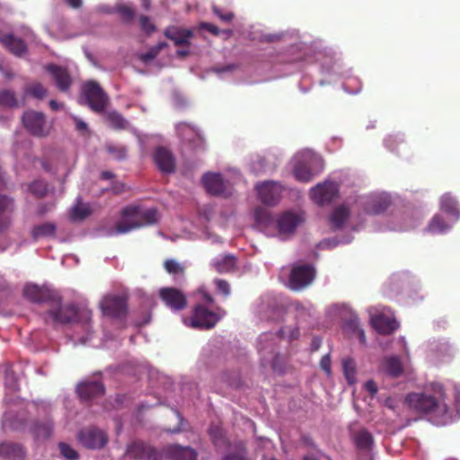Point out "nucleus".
<instances>
[{
	"label": "nucleus",
	"instance_id": "f257e3e1",
	"mask_svg": "<svg viewBox=\"0 0 460 460\" xmlns=\"http://www.w3.org/2000/svg\"><path fill=\"white\" fill-rule=\"evenodd\" d=\"M405 401L411 410L429 415L437 425H445L451 420L445 389L441 384L431 383L421 393L409 394Z\"/></svg>",
	"mask_w": 460,
	"mask_h": 460
},
{
	"label": "nucleus",
	"instance_id": "f03ea898",
	"mask_svg": "<svg viewBox=\"0 0 460 460\" xmlns=\"http://www.w3.org/2000/svg\"><path fill=\"white\" fill-rule=\"evenodd\" d=\"M160 214L155 208H141L139 205H129L120 212V218L114 227L115 234H127L132 230L156 224Z\"/></svg>",
	"mask_w": 460,
	"mask_h": 460
},
{
	"label": "nucleus",
	"instance_id": "7ed1b4c3",
	"mask_svg": "<svg viewBox=\"0 0 460 460\" xmlns=\"http://www.w3.org/2000/svg\"><path fill=\"white\" fill-rule=\"evenodd\" d=\"M92 318V312L87 309H79L74 304L62 305L61 297L58 294L57 300L53 299L50 308L45 314L44 321L48 324H68L73 323H87Z\"/></svg>",
	"mask_w": 460,
	"mask_h": 460
},
{
	"label": "nucleus",
	"instance_id": "20e7f679",
	"mask_svg": "<svg viewBox=\"0 0 460 460\" xmlns=\"http://www.w3.org/2000/svg\"><path fill=\"white\" fill-rule=\"evenodd\" d=\"M323 167V162L320 155L311 150H305L295 156L293 174L298 181L309 182Z\"/></svg>",
	"mask_w": 460,
	"mask_h": 460
},
{
	"label": "nucleus",
	"instance_id": "39448f33",
	"mask_svg": "<svg viewBox=\"0 0 460 460\" xmlns=\"http://www.w3.org/2000/svg\"><path fill=\"white\" fill-rule=\"evenodd\" d=\"M306 220V213L302 209H288L282 212L276 220V226L279 235L285 239L292 237L297 227Z\"/></svg>",
	"mask_w": 460,
	"mask_h": 460
},
{
	"label": "nucleus",
	"instance_id": "423d86ee",
	"mask_svg": "<svg viewBox=\"0 0 460 460\" xmlns=\"http://www.w3.org/2000/svg\"><path fill=\"white\" fill-rule=\"evenodd\" d=\"M226 314V310L221 307H217V311L214 312L208 310L203 305H197L194 306L192 315L190 319V326L196 329H211Z\"/></svg>",
	"mask_w": 460,
	"mask_h": 460
},
{
	"label": "nucleus",
	"instance_id": "0eeeda50",
	"mask_svg": "<svg viewBox=\"0 0 460 460\" xmlns=\"http://www.w3.org/2000/svg\"><path fill=\"white\" fill-rule=\"evenodd\" d=\"M83 96L92 111L102 112L109 102V98L100 84L93 81H89L83 85Z\"/></svg>",
	"mask_w": 460,
	"mask_h": 460
},
{
	"label": "nucleus",
	"instance_id": "6e6552de",
	"mask_svg": "<svg viewBox=\"0 0 460 460\" xmlns=\"http://www.w3.org/2000/svg\"><path fill=\"white\" fill-rule=\"evenodd\" d=\"M315 277L314 268L309 264H300L293 266L288 285L292 290L299 291L308 287Z\"/></svg>",
	"mask_w": 460,
	"mask_h": 460
},
{
	"label": "nucleus",
	"instance_id": "1a4fd4ad",
	"mask_svg": "<svg viewBox=\"0 0 460 460\" xmlns=\"http://www.w3.org/2000/svg\"><path fill=\"white\" fill-rule=\"evenodd\" d=\"M206 190L217 197L228 198L232 192V186L226 181L221 173L207 172L202 177Z\"/></svg>",
	"mask_w": 460,
	"mask_h": 460
},
{
	"label": "nucleus",
	"instance_id": "9d476101",
	"mask_svg": "<svg viewBox=\"0 0 460 460\" xmlns=\"http://www.w3.org/2000/svg\"><path fill=\"white\" fill-rule=\"evenodd\" d=\"M126 456L134 460H161L162 451L144 441L136 440L128 445Z\"/></svg>",
	"mask_w": 460,
	"mask_h": 460
},
{
	"label": "nucleus",
	"instance_id": "9b49d317",
	"mask_svg": "<svg viewBox=\"0 0 460 460\" xmlns=\"http://www.w3.org/2000/svg\"><path fill=\"white\" fill-rule=\"evenodd\" d=\"M104 314L112 318H123L128 313L127 298L122 296H106L101 302Z\"/></svg>",
	"mask_w": 460,
	"mask_h": 460
},
{
	"label": "nucleus",
	"instance_id": "f8f14e48",
	"mask_svg": "<svg viewBox=\"0 0 460 460\" xmlns=\"http://www.w3.org/2000/svg\"><path fill=\"white\" fill-rule=\"evenodd\" d=\"M78 439L85 447L90 449L102 448L108 442L106 433L95 427L82 429L78 433Z\"/></svg>",
	"mask_w": 460,
	"mask_h": 460
},
{
	"label": "nucleus",
	"instance_id": "ddd939ff",
	"mask_svg": "<svg viewBox=\"0 0 460 460\" xmlns=\"http://www.w3.org/2000/svg\"><path fill=\"white\" fill-rule=\"evenodd\" d=\"M159 297L172 311H181L188 302L184 293L176 288H163L159 290Z\"/></svg>",
	"mask_w": 460,
	"mask_h": 460
},
{
	"label": "nucleus",
	"instance_id": "4468645a",
	"mask_svg": "<svg viewBox=\"0 0 460 460\" xmlns=\"http://www.w3.org/2000/svg\"><path fill=\"white\" fill-rule=\"evenodd\" d=\"M22 123L25 128L33 136L45 137L48 130L45 129L46 119L41 112L29 111L24 112L22 116Z\"/></svg>",
	"mask_w": 460,
	"mask_h": 460
},
{
	"label": "nucleus",
	"instance_id": "2eb2a0df",
	"mask_svg": "<svg viewBox=\"0 0 460 460\" xmlns=\"http://www.w3.org/2000/svg\"><path fill=\"white\" fill-rule=\"evenodd\" d=\"M313 201H333L339 196V185L332 181L318 183L311 189Z\"/></svg>",
	"mask_w": 460,
	"mask_h": 460
},
{
	"label": "nucleus",
	"instance_id": "dca6fc26",
	"mask_svg": "<svg viewBox=\"0 0 460 460\" xmlns=\"http://www.w3.org/2000/svg\"><path fill=\"white\" fill-rule=\"evenodd\" d=\"M23 295L33 303H49L50 305L53 299L57 300L58 293L46 287L29 284L24 287Z\"/></svg>",
	"mask_w": 460,
	"mask_h": 460
},
{
	"label": "nucleus",
	"instance_id": "f3484780",
	"mask_svg": "<svg viewBox=\"0 0 460 460\" xmlns=\"http://www.w3.org/2000/svg\"><path fill=\"white\" fill-rule=\"evenodd\" d=\"M169 460H197L198 452L189 447H183L178 444L167 445L162 449V458Z\"/></svg>",
	"mask_w": 460,
	"mask_h": 460
},
{
	"label": "nucleus",
	"instance_id": "a211bd4d",
	"mask_svg": "<svg viewBox=\"0 0 460 460\" xmlns=\"http://www.w3.org/2000/svg\"><path fill=\"white\" fill-rule=\"evenodd\" d=\"M154 161L157 168L164 173H172L175 171V158L172 153L164 146H159L155 150Z\"/></svg>",
	"mask_w": 460,
	"mask_h": 460
},
{
	"label": "nucleus",
	"instance_id": "6ab92c4d",
	"mask_svg": "<svg viewBox=\"0 0 460 460\" xmlns=\"http://www.w3.org/2000/svg\"><path fill=\"white\" fill-rule=\"evenodd\" d=\"M260 201H278L281 198L282 186L276 181H264L256 185Z\"/></svg>",
	"mask_w": 460,
	"mask_h": 460
},
{
	"label": "nucleus",
	"instance_id": "aec40b11",
	"mask_svg": "<svg viewBox=\"0 0 460 460\" xmlns=\"http://www.w3.org/2000/svg\"><path fill=\"white\" fill-rule=\"evenodd\" d=\"M350 216V208L346 203L336 206L329 214L328 222L333 231L342 229Z\"/></svg>",
	"mask_w": 460,
	"mask_h": 460
},
{
	"label": "nucleus",
	"instance_id": "412c9836",
	"mask_svg": "<svg viewBox=\"0 0 460 460\" xmlns=\"http://www.w3.org/2000/svg\"><path fill=\"white\" fill-rule=\"evenodd\" d=\"M104 385L99 381H85L79 384L76 387L78 396L83 401H90L95 397L103 395Z\"/></svg>",
	"mask_w": 460,
	"mask_h": 460
},
{
	"label": "nucleus",
	"instance_id": "4be33fe9",
	"mask_svg": "<svg viewBox=\"0 0 460 460\" xmlns=\"http://www.w3.org/2000/svg\"><path fill=\"white\" fill-rule=\"evenodd\" d=\"M47 70L52 75L59 91L67 92L69 90L72 78L66 68L51 64L47 66Z\"/></svg>",
	"mask_w": 460,
	"mask_h": 460
},
{
	"label": "nucleus",
	"instance_id": "5701e85b",
	"mask_svg": "<svg viewBox=\"0 0 460 460\" xmlns=\"http://www.w3.org/2000/svg\"><path fill=\"white\" fill-rule=\"evenodd\" d=\"M164 36L172 40L175 46H190V40L193 37V31L176 26H170L165 29Z\"/></svg>",
	"mask_w": 460,
	"mask_h": 460
},
{
	"label": "nucleus",
	"instance_id": "b1692460",
	"mask_svg": "<svg viewBox=\"0 0 460 460\" xmlns=\"http://www.w3.org/2000/svg\"><path fill=\"white\" fill-rule=\"evenodd\" d=\"M25 450L20 444L4 441L0 443V456L8 460H24Z\"/></svg>",
	"mask_w": 460,
	"mask_h": 460
},
{
	"label": "nucleus",
	"instance_id": "393cba45",
	"mask_svg": "<svg viewBox=\"0 0 460 460\" xmlns=\"http://www.w3.org/2000/svg\"><path fill=\"white\" fill-rule=\"evenodd\" d=\"M373 327L381 334H390L398 329L396 320L384 314H377L371 318Z\"/></svg>",
	"mask_w": 460,
	"mask_h": 460
},
{
	"label": "nucleus",
	"instance_id": "a878e982",
	"mask_svg": "<svg viewBox=\"0 0 460 460\" xmlns=\"http://www.w3.org/2000/svg\"><path fill=\"white\" fill-rule=\"evenodd\" d=\"M0 42L15 56L21 57L27 52L25 42L13 34L4 35L0 38Z\"/></svg>",
	"mask_w": 460,
	"mask_h": 460
},
{
	"label": "nucleus",
	"instance_id": "bb28decb",
	"mask_svg": "<svg viewBox=\"0 0 460 460\" xmlns=\"http://www.w3.org/2000/svg\"><path fill=\"white\" fill-rule=\"evenodd\" d=\"M93 212L90 203H75L68 212L67 217L72 223H81L84 221Z\"/></svg>",
	"mask_w": 460,
	"mask_h": 460
},
{
	"label": "nucleus",
	"instance_id": "cd10ccee",
	"mask_svg": "<svg viewBox=\"0 0 460 460\" xmlns=\"http://www.w3.org/2000/svg\"><path fill=\"white\" fill-rule=\"evenodd\" d=\"M271 204L272 203H261L256 207L253 217L257 225L268 226L273 222V217L270 211Z\"/></svg>",
	"mask_w": 460,
	"mask_h": 460
},
{
	"label": "nucleus",
	"instance_id": "c85d7f7f",
	"mask_svg": "<svg viewBox=\"0 0 460 460\" xmlns=\"http://www.w3.org/2000/svg\"><path fill=\"white\" fill-rule=\"evenodd\" d=\"M57 232V226L51 222H46L40 225L35 226L31 229V237L37 241L42 237L55 236Z\"/></svg>",
	"mask_w": 460,
	"mask_h": 460
},
{
	"label": "nucleus",
	"instance_id": "c756f323",
	"mask_svg": "<svg viewBox=\"0 0 460 460\" xmlns=\"http://www.w3.org/2000/svg\"><path fill=\"white\" fill-rule=\"evenodd\" d=\"M383 367L385 374L392 377H398L402 375L403 367L398 357H390L384 360Z\"/></svg>",
	"mask_w": 460,
	"mask_h": 460
},
{
	"label": "nucleus",
	"instance_id": "7c9ffc66",
	"mask_svg": "<svg viewBox=\"0 0 460 460\" xmlns=\"http://www.w3.org/2000/svg\"><path fill=\"white\" fill-rule=\"evenodd\" d=\"M215 270L218 273H227L234 270L236 266V259L234 255H225L213 262Z\"/></svg>",
	"mask_w": 460,
	"mask_h": 460
},
{
	"label": "nucleus",
	"instance_id": "2f4dec72",
	"mask_svg": "<svg viewBox=\"0 0 460 460\" xmlns=\"http://www.w3.org/2000/svg\"><path fill=\"white\" fill-rule=\"evenodd\" d=\"M353 440L358 449H369L374 442L372 434L365 429L357 431Z\"/></svg>",
	"mask_w": 460,
	"mask_h": 460
},
{
	"label": "nucleus",
	"instance_id": "473e14b6",
	"mask_svg": "<svg viewBox=\"0 0 460 460\" xmlns=\"http://www.w3.org/2000/svg\"><path fill=\"white\" fill-rule=\"evenodd\" d=\"M208 435L217 447H223L227 444L225 431L218 425H211L208 429Z\"/></svg>",
	"mask_w": 460,
	"mask_h": 460
},
{
	"label": "nucleus",
	"instance_id": "72a5a7b5",
	"mask_svg": "<svg viewBox=\"0 0 460 460\" xmlns=\"http://www.w3.org/2000/svg\"><path fill=\"white\" fill-rule=\"evenodd\" d=\"M31 430L36 438H43L46 439L49 438L52 432V425L49 422L40 423L35 422L31 427Z\"/></svg>",
	"mask_w": 460,
	"mask_h": 460
},
{
	"label": "nucleus",
	"instance_id": "f704fd0d",
	"mask_svg": "<svg viewBox=\"0 0 460 460\" xmlns=\"http://www.w3.org/2000/svg\"><path fill=\"white\" fill-rule=\"evenodd\" d=\"M343 374L349 384H353L356 381V364L351 358H345L342 359Z\"/></svg>",
	"mask_w": 460,
	"mask_h": 460
},
{
	"label": "nucleus",
	"instance_id": "c9c22d12",
	"mask_svg": "<svg viewBox=\"0 0 460 460\" xmlns=\"http://www.w3.org/2000/svg\"><path fill=\"white\" fill-rule=\"evenodd\" d=\"M0 105L8 108L18 106V100L13 91L10 89L0 90Z\"/></svg>",
	"mask_w": 460,
	"mask_h": 460
},
{
	"label": "nucleus",
	"instance_id": "e433bc0d",
	"mask_svg": "<svg viewBox=\"0 0 460 460\" xmlns=\"http://www.w3.org/2000/svg\"><path fill=\"white\" fill-rule=\"evenodd\" d=\"M28 190L34 198L42 199L48 192V184L42 180H37L28 186Z\"/></svg>",
	"mask_w": 460,
	"mask_h": 460
},
{
	"label": "nucleus",
	"instance_id": "4c0bfd02",
	"mask_svg": "<svg viewBox=\"0 0 460 460\" xmlns=\"http://www.w3.org/2000/svg\"><path fill=\"white\" fill-rule=\"evenodd\" d=\"M105 149L116 160L120 161L127 157L128 149L125 146L108 143Z\"/></svg>",
	"mask_w": 460,
	"mask_h": 460
},
{
	"label": "nucleus",
	"instance_id": "58836bf2",
	"mask_svg": "<svg viewBox=\"0 0 460 460\" xmlns=\"http://www.w3.org/2000/svg\"><path fill=\"white\" fill-rule=\"evenodd\" d=\"M449 225L440 216H435L428 226L430 233H444L449 229Z\"/></svg>",
	"mask_w": 460,
	"mask_h": 460
},
{
	"label": "nucleus",
	"instance_id": "ea45409f",
	"mask_svg": "<svg viewBox=\"0 0 460 460\" xmlns=\"http://www.w3.org/2000/svg\"><path fill=\"white\" fill-rule=\"evenodd\" d=\"M26 94L31 95L36 99L42 100L47 95V90L40 83H32L24 89Z\"/></svg>",
	"mask_w": 460,
	"mask_h": 460
},
{
	"label": "nucleus",
	"instance_id": "a19ab883",
	"mask_svg": "<svg viewBox=\"0 0 460 460\" xmlns=\"http://www.w3.org/2000/svg\"><path fill=\"white\" fill-rule=\"evenodd\" d=\"M4 385L12 391L18 390V382L14 371L12 367L7 366L4 367Z\"/></svg>",
	"mask_w": 460,
	"mask_h": 460
},
{
	"label": "nucleus",
	"instance_id": "79ce46f5",
	"mask_svg": "<svg viewBox=\"0 0 460 460\" xmlns=\"http://www.w3.org/2000/svg\"><path fill=\"white\" fill-rule=\"evenodd\" d=\"M164 270L171 275L178 276L184 274V267L176 260L169 259L164 262Z\"/></svg>",
	"mask_w": 460,
	"mask_h": 460
},
{
	"label": "nucleus",
	"instance_id": "37998d69",
	"mask_svg": "<svg viewBox=\"0 0 460 460\" xmlns=\"http://www.w3.org/2000/svg\"><path fill=\"white\" fill-rule=\"evenodd\" d=\"M111 127L114 129H124L128 126L127 120L118 112H111L107 116Z\"/></svg>",
	"mask_w": 460,
	"mask_h": 460
},
{
	"label": "nucleus",
	"instance_id": "c03bdc74",
	"mask_svg": "<svg viewBox=\"0 0 460 460\" xmlns=\"http://www.w3.org/2000/svg\"><path fill=\"white\" fill-rule=\"evenodd\" d=\"M60 454L68 460H77L78 453L68 444L61 442L58 444Z\"/></svg>",
	"mask_w": 460,
	"mask_h": 460
},
{
	"label": "nucleus",
	"instance_id": "a18cd8bd",
	"mask_svg": "<svg viewBox=\"0 0 460 460\" xmlns=\"http://www.w3.org/2000/svg\"><path fill=\"white\" fill-rule=\"evenodd\" d=\"M441 210L447 216L448 219L452 221L457 220L460 217L456 203H442Z\"/></svg>",
	"mask_w": 460,
	"mask_h": 460
},
{
	"label": "nucleus",
	"instance_id": "49530a36",
	"mask_svg": "<svg viewBox=\"0 0 460 460\" xmlns=\"http://www.w3.org/2000/svg\"><path fill=\"white\" fill-rule=\"evenodd\" d=\"M367 206L364 208L365 211L368 215H378L385 212L389 203H366Z\"/></svg>",
	"mask_w": 460,
	"mask_h": 460
},
{
	"label": "nucleus",
	"instance_id": "de8ad7c7",
	"mask_svg": "<svg viewBox=\"0 0 460 460\" xmlns=\"http://www.w3.org/2000/svg\"><path fill=\"white\" fill-rule=\"evenodd\" d=\"M10 224L11 217L6 211V203H0V232L6 229Z\"/></svg>",
	"mask_w": 460,
	"mask_h": 460
},
{
	"label": "nucleus",
	"instance_id": "09e8293b",
	"mask_svg": "<svg viewBox=\"0 0 460 460\" xmlns=\"http://www.w3.org/2000/svg\"><path fill=\"white\" fill-rule=\"evenodd\" d=\"M139 25L141 31H143L147 35H150L156 31L155 25L151 22L150 18L146 15H140Z\"/></svg>",
	"mask_w": 460,
	"mask_h": 460
},
{
	"label": "nucleus",
	"instance_id": "8fccbe9b",
	"mask_svg": "<svg viewBox=\"0 0 460 460\" xmlns=\"http://www.w3.org/2000/svg\"><path fill=\"white\" fill-rule=\"evenodd\" d=\"M118 12L125 22H130L135 17V10L128 5L119 6Z\"/></svg>",
	"mask_w": 460,
	"mask_h": 460
},
{
	"label": "nucleus",
	"instance_id": "3c124183",
	"mask_svg": "<svg viewBox=\"0 0 460 460\" xmlns=\"http://www.w3.org/2000/svg\"><path fill=\"white\" fill-rule=\"evenodd\" d=\"M213 13L223 22H230L234 19L232 12H223L219 7L214 6Z\"/></svg>",
	"mask_w": 460,
	"mask_h": 460
},
{
	"label": "nucleus",
	"instance_id": "603ef678",
	"mask_svg": "<svg viewBox=\"0 0 460 460\" xmlns=\"http://www.w3.org/2000/svg\"><path fill=\"white\" fill-rule=\"evenodd\" d=\"M215 284L217 290L221 292L225 296H228L230 295V285L227 281L217 279L215 280Z\"/></svg>",
	"mask_w": 460,
	"mask_h": 460
},
{
	"label": "nucleus",
	"instance_id": "864d4df0",
	"mask_svg": "<svg viewBox=\"0 0 460 460\" xmlns=\"http://www.w3.org/2000/svg\"><path fill=\"white\" fill-rule=\"evenodd\" d=\"M158 55L159 53L157 52V50L154 47H152L146 53L141 54L139 58L141 61L147 63L155 59Z\"/></svg>",
	"mask_w": 460,
	"mask_h": 460
},
{
	"label": "nucleus",
	"instance_id": "5fc2aeb1",
	"mask_svg": "<svg viewBox=\"0 0 460 460\" xmlns=\"http://www.w3.org/2000/svg\"><path fill=\"white\" fill-rule=\"evenodd\" d=\"M320 367L328 376L332 374L331 357L329 354H326L322 357L320 361Z\"/></svg>",
	"mask_w": 460,
	"mask_h": 460
},
{
	"label": "nucleus",
	"instance_id": "6e6d98bb",
	"mask_svg": "<svg viewBox=\"0 0 460 460\" xmlns=\"http://www.w3.org/2000/svg\"><path fill=\"white\" fill-rule=\"evenodd\" d=\"M364 387L369 393L372 398L375 397L378 392L377 385L374 380L367 381L364 385Z\"/></svg>",
	"mask_w": 460,
	"mask_h": 460
},
{
	"label": "nucleus",
	"instance_id": "4d7b16f0",
	"mask_svg": "<svg viewBox=\"0 0 460 460\" xmlns=\"http://www.w3.org/2000/svg\"><path fill=\"white\" fill-rule=\"evenodd\" d=\"M222 460H250L243 452L229 453Z\"/></svg>",
	"mask_w": 460,
	"mask_h": 460
},
{
	"label": "nucleus",
	"instance_id": "13d9d810",
	"mask_svg": "<svg viewBox=\"0 0 460 460\" xmlns=\"http://www.w3.org/2000/svg\"><path fill=\"white\" fill-rule=\"evenodd\" d=\"M202 27L206 29L208 31L212 33L213 35H218L219 34V29L217 26L211 24V23H203Z\"/></svg>",
	"mask_w": 460,
	"mask_h": 460
},
{
	"label": "nucleus",
	"instance_id": "bf43d9fd",
	"mask_svg": "<svg viewBox=\"0 0 460 460\" xmlns=\"http://www.w3.org/2000/svg\"><path fill=\"white\" fill-rule=\"evenodd\" d=\"M74 119L75 122L76 130H78L80 132L87 131V124L85 122H84L83 120H81L77 118H74Z\"/></svg>",
	"mask_w": 460,
	"mask_h": 460
},
{
	"label": "nucleus",
	"instance_id": "052dcab7",
	"mask_svg": "<svg viewBox=\"0 0 460 460\" xmlns=\"http://www.w3.org/2000/svg\"><path fill=\"white\" fill-rule=\"evenodd\" d=\"M199 294L201 296V299L205 302V303H208V304H210L212 305L214 303V298L212 297V296L210 294H208L207 291L205 290H199Z\"/></svg>",
	"mask_w": 460,
	"mask_h": 460
},
{
	"label": "nucleus",
	"instance_id": "680f3d73",
	"mask_svg": "<svg viewBox=\"0 0 460 460\" xmlns=\"http://www.w3.org/2000/svg\"><path fill=\"white\" fill-rule=\"evenodd\" d=\"M66 3L74 9H78L82 6V0H66Z\"/></svg>",
	"mask_w": 460,
	"mask_h": 460
},
{
	"label": "nucleus",
	"instance_id": "e2e57ef3",
	"mask_svg": "<svg viewBox=\"0 0 460 460\" xmlns=\"http://www.w3.org/2000/svg\"><path fill=\"white\" fill-rule=\"evenodd\" d=\"M114 176H115L114 173L110 171H103L101 172L102 180H105V181L111 180V179L114 178Z\"/></svg>",
	"mask_w": 460,
	"mask_h": 460
},
{
	"label": "nucleus",
	"instance_id": "0e129e2a",
	"mask_svg": "<svg viewBox=\"0 0 460 460\" xmlns=\"http://www.w3.org/2000/svg\"><path fill=\"white\" fill-rule=\"evenodd\" d=\"M49 106H50V108H51V110H52V111H58V110L63 106V104H62V103L58 102H57V101H55V100H51V101L49 102Z\"/></svg>",
	"mask_w": 460,
	"mask_h": 460
},
{
	"label": "nucleus",
	"instance_id": "69168bd1",
	"mask_svg": "<svg viewBox=\"0 0 460 460\" xmlns=\"http://www.w3.org/2000/svg\"><path fill=\"white\" fill-rule=\"evenodd\" d=\"M0 71L3 73L4 76L7 79H12L13 77V74L10 69H4L2 66H0Z\"/></svg>",
	"mask_w": 460,
	"mask_h": 460
},
{
	"label": "nucleus",
	"instance_id": "338daca9",
	"mask_svg": "<svg viewBox=\"0 0 460 460\" xmlns=\"http://www.w3.org/2000/svg\"><path fill=\"white\" fill-rule=\"evenodd\" d=\"M391 200V196L389 194H386V193H382L380 194L376 199L375 201H383V202H385V201H390Z\"/></svg>",
	"mask_w": 460,
	"mask_h": 460
},
{
	"label": "nucleus",
	"instance_id": "774afa93",
	"mask_svg": "<svg viewBox=\"0 0 460 460\" xmlns=\"http://www.w3.org/2000/svg\"><path fill=\"white\" fill-rule=\"evenodd\" d=\"M167 47V43L164 41L159 42L154 48L157 50L158 53H160L164 48Z\"/></svg>",
	"mask_w": 460,
	"mask_h": 460
}]
</instances>
